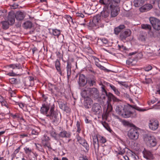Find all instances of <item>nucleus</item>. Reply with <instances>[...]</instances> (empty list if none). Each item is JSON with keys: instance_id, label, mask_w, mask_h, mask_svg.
<instances>
[{"instance_id": "f257e3e1", "label": "nucleus", "mask_w": 160, "mask_h": 160, "mask_svg": "<svg viewBox=\"0 0 160 160\" xmlns=\"http://www.w3.org/2000/svg\"><path fill=\"white\" fill-rule=\"evenodd\" d=\"M55 105L52 103L46 102L42 105L41 108V113L48 117L52 122L58 123L61 117L59 116L57 112L55 111Z\"/></svg>"}, {"instance_id": "f03ea898", "label": "nucleus", "mask_w": 160, "mask_h": 160, "mask_svg": "<svg viewBox=\"0 0 160 160\" xmlns=\"http://www.w3.org/2000/svg\"><path fill=\"white\" fill-rule=\"evenodd\" d=\"M134 109L139 112H143L145 109L140 108L136 105H131L129 104L124 105L117 106L116 108V112L124 118H128L133 115Z\"/></svg>"}, {"instance_id": "7ed1b4c3", "label": "nucleus", "mask_w": 160, "mask_h": 160, "mask_svg": "<svg viewBox=\"0 0 160 160\" xmlns=\"http://www.w3.org/2000/svg\"><path fill=\"white\" fill-rule=\"evenodd\" d=\"M106 96L108 98V100L107 101L108 104L106 112L102 115V117L103 118L107 120L109 116V113L111 112L112 110V108L110 103V102L112 100L114 102H119L120 101V100L112 93L110 92H108Z\"/></svg>"}, {"instance_id": "20e7f679", "label": "nucleus", "mask_w": 160, "mask_h": 160, "mask_svg": "<svg viewBox=\"0 0 160 160\" xmlns=\"http://www.w3.org/2000/svg\"><path fill=\"white\" fill-rule=\"evenodd\" d=\"M93 145L94 147L95 152L96 154L99 152V141L100 143H104L106 142V138L103 136L98 135L93 138Z\"/></svg>"}, {"instance_id": "39448f33", "label": "nucleus", "mask_w": 160, "mask_h": 160, "mask_svg": "<svg viewBox=\"0 0 160 160\" xmlns=\"http://www.w3.org/2000/svg\"><path fill=\"white\" fill-rule=\"evenodd\" d=\"M8 67L12 68L13 69H18L19 70V72H14L12 71L11 72H9L7 74V75L11 76H20L21 74V71L22 70V66L20 64L16 63L11 64L8 65Z\"/></svg>"}, {"instance_id": "423d86ee", "label": "nucleus", "mask_w": 160, "mask_h": 160, "mask_svg": "<svg viewBox=\"0 0 160 160\" xmlns=\"http://www.w3.org/2000/svg\"><path fill=\"white\" fill-rule=\"evenodd\" d=\"M144 140L148 147H153L157 145L156 139L153 136L146 135L144 138Z\"/></svg>"}, {"instance_id": "0eeeda50", "label": "nucleus", "mask_w": 160, "mask_h": 160, "mask_svg": "<svg viewBox=\"0 0 160 160\" xmlns=\"http://www.w3.org/2000/svg\"><path fill=\"white\" fill-rule=\"evenodd\" d=\"M137 128L134 126L128 131V135L130 139L135 140L138 139L139 134Z\"/></svg>"}, {"instance_id": "6e6552de", "label": "nucleus", "mask_w": 160, "mask_h": 160, "mask_svg": "<svg viewBox=\"0 0 160 160\" xmlns=\"http://www.w3.org/2000/svg\"><path fill=\"white\" fill-rule=\"evenodd\" d=\"M159 125V121L157 119L152 118L149 120L148 126L151 130L153 131L157 130L158 128Z\"/></svg>"}, {"instance_id": "1a4fd4ad", "label": "nucleus", "mask_w": 160, "mask_h": 160, "mask_svg": "<svg viewBox=\"0 0 160 160\" xmlns=\"http://www.w3.org/2000/svg\"><path fill=\"white\" fill-rule=\"evenodd\" d=\"M149 21L153 28L157 31L160 30V20L156 18L151 17Z\"/></svg>"}, {"instance_id": "9d476101", "label": "nucleus", "mask_w": 160, "mask_h": 160, "mask_svg": "<svg viewBox=\"0 0 160 160\" xmlns=\"http://www.w3.org/2000/svg\"><path fill=\"white\" fill-rule=\"evenodd\" d=\"M106 7H107L109 10L111 11V16L112 17H114L116 16L118 14L120 11V9L119 7L116 6H111L110 7L109 5H106Z\"/></svg>"}, {"instance_id": "9b49d317", "label": "nucleus", "mask_w": 160, "mask_h": 160, "mask_svg": "<svg viewBox=\"0 0 160 160\" xmlns=\"http://www.w3.org/2000/svg\"><path fill=\"white\" fill-rule=\"evenodd\" d=\"M54 63L57 72L61 76H64L66 74L65 69L61 68L60 60L58 59H57L55 62Z\"/></svg>"}, {"instance_id": "f8f14e48", "label": "nucleus", "mask_w": 160, "mask_h": 160, "mask_svg": "<svg viewBox=\"0 0 160 160\" xmlns=\"http://www.w3.org/2000/svg\"><path fill=\"white\" fill-rule=\"evenodd\" d=\"M54 63L57 72L61 76H64L66 74L65 69L61 68L60 60L58 59H57L55 62Z\"/></svg>"}, {"instance_id": "ddd939ff", "label": "nucleus", "mask_w": 160, "mask_h": 160, "mask_svg": "<svg viewBox=\"0 0 160 160\" xmlns=\"http://www.w3.org/2000/svg\"><path fill=\"white\" fill-rule=\"evenodd\" d=\"M131 34V30L129 29H125L121 32L119 35V38L122 41H124L126 38L129 37Z\"/></svg>"}, {"instance_id": "4468645a", "label": "nucleus", "mask_w": 160, "mask_h": 160, "mask_svg": "<svg viewBox=\"0 0 160 160\" xmlns=\"http://www.w3.org/2000/svg\"><path fill=\"white\" fill-rule=\"evenodd\" d=\"M48 89L49 91L51 92L52 95L56 96L58 93L59 92L58 88L56 85L49 83L48 86Z\"/></svg>"}, {"instance_id": "2eb2a0df", "label": "nucleus", "mask_w": 160, "mask_h": 160, "mask_svg": "<svg viewBox=\"0 0 160 160\" xmlns=\"http://www.w3.org/2000/svg\"><path fill=\"white\" fill-rule=\"evenodd\" d=\"M79 78L78 81L80 87H84L87 82V79L86 80L85 76L82 74H79Z\"/></svg>"}, {"instance_id": "dca6fc26", "label": "nucleus", "mask_w": 160, "mask_h": 160, "mask_svg": "<svg viewBox=\"0 0 160 160\" xmlns=\"http://www.w3.org/2000/svg\"><path fill=\"white\" fill-rule=\"evenodd\" d=\"M92 112L95 114H98L102 112L101 106L98 103L93 104L92 108Z\"/></svg>"}, {"instance_id": "f3484780", "label": "nucleus", "mask_w": 160, "mask_h": 160, "mask_svg": "<svg viewBox=\"0 0 160 160\" xmlns=\"http://www.w3.org/2000/svg\"><path fill=\"white\" fill-rule=\"evenodd\" d=\"M88 92L91 97H94L96 98L99 97V91L97 88H88Z\"/></svg>"}, {"instance_id": "a211bd4d", "label": "nucleus", "mask_w": 160, "mask_h": 160, "mask_svg": "<svg viewBox=\"0 0 160 160\" xmlns=\"http://www.w3.org/2000/svg\"><path fill=\"white\" fill-rule=\"evenodd\" d=\"M15 13L13 12H10L8 13V22L10 26L13 25L15 22Z\"/></svg>"}, {"instance_id": "6ab92c4d", "label": "nucleus", "mask_w": 160, "mask_h": 160, "mask_svg": "<svg viewBox=\"0 0 160 160\" xmlns=\"http://www.w3.org/2000/svg\"><path fill=\"white\" fill-rule=\"evenodd\" d=\"M59 108L67 113H69L71 112V109L68 106L66 103H64L62 102H58Z\"/></svg>"}, {"instance_id": "aec40b11", "label": "nucleus", "mask_w": 160, "mask_h": 160, "mask_svg": "<svg viewBox=\"0 0 160 160\" xmlns=\"http://www.w3.org/2000/svg\"><path fill=\"white\" fill-rule=\"evenodd\" d=\"M72 133L69 132H67L65 130H62L59 133V138H70L71 136Z\"/></svg>"}, {"instance_id": "412c9836", "label": "nucleus", "mask_w": 160, "mask_h": 160, "mask_svg": "<svg viewBox=\"0 0 160 160\" xmlns=\"http://www.w3.org/2000/svg\"><path fill=\"white\" fill-rule=\"evenodd\" d=\"M97 80L94 76H92L87 79V83L90 87L96 86L97 85Z\"/></svg>"}, {"instance_id": "4be33fe9", "label": "nucleus", "mask_w": 160, "mask_h": 160, "mask_svg": "<svg viewBox=\"0 0 160 160\" xmlns=\"http://www.w3.org/2000/svg\"><path fill=\"white\" fill-rule=\"evenodd\" d=\"M15 18L17 20L22 21L23 20L25 16L24 12L20 11H18L15 13Z\"/></svg>"}, {"instance_id": "5701e85b", "label": "nucleus", "mask_w": 160, "mask_h": 160, "mask_svg": "<svg viewBox=\"0 0 160 160\" xmlns=\"http://www.w3.org/2000/svg\"><path fill=\"white\" fill-rule=\"evenodd\" d=\"M152 8V5L150 4H147L144 5L139 8V10L141 12H147Z\"/></svg>"}, {"instance_id": "b1692460", "label": "nucleus", "mask_w": 160, "mask_h": 160, "mask_svg": "<svg viewBox=\"0 0 160 160\" xmlns=\"http://www.w3.org/2000/svg\"><path fill=\"white\" fill-rule=\"evenodd\" d=\"M92 100L89 98H86L84 102V106L86 109L90 108L92 107Z\"/></svg>"}, {"instance_id": "393cba45", "label": "nucleus", "mask_w": 160, "mask_h": 160, "mask_svg": "<svg viewBox=\"0 0 160 160\" xmlns=\"http://www.w3.org/2000/svg\"><path fill=\"white\" fill-rule=\"evenodd\" d=\"M50 133L51 136L56 141H58L60 140V139L59 138V134L56 133V131L53 129L50 131Z\"/></svg>"}, {"instance_id": "a878e982", "label": "nucleus", "mask_w": 160, "mask_h": 160, "mask_svg": "<svg viewBox=\"0 0 160 160\" xmlns=\"http://www.w3.org/2000/svg\"><path fill=\"white\" fill-rule=\"evenodd\" d=\"M144 157L147 159H150L152 158L153 155L152 152L146 149H144L143 151Z\"/></svg>"}, {"instance_id": "bb28decb", "label": "nucleus", "mask_w": 160, "mask_h": 160, "mask_svg": "<svg viewBox=\"0 0 160 160\" xmlns=\"http://www.w3.org/2000/svg\"><path fill=\"white\" fill-rule=\"evenodd\" d=\"M34 78L32 76H29L28 78V80L25 82V84L27 86H33L34 84Z\"/></svg>"}, {"instance_id": "cd10ccee", "label": "nucleus", "mask_w": 160, "mask_h": 160, "mask_svg": "<svg viewBox=\"0 0 160 160\" xmlns=\"http://www.w3.org/2000/svg\"><path fill=\"white\" fill-rule=\"evenodd\" d=\"M71 63L68 61L67 62V65L66 66L67 74L68 79L71 77Z\"/></svg>"}, {"instance_id": "c85d7f7f", "label": "nucleus", "mask_w": 160, "mask_h": 160, "mask_svg": "<svg viewBox=\"0 0 160 160\" xmlns=\"http://www.w3.org/2000/svg\"><path fill=\"white\" fill-rule=\"evenodd\" d=\"M107 7H104L103 10L101 12V15L102 17L107 18L110 14L109 11Z\"/></svg>"}, {"instance_id": "c756f323", "label": "nucleus", "mask_w": 160, "mask_h": 160, "mask_svg": "<svg viewBox=\"0 0 160 160\" xmlns=\"http://www.w3.org/2000/svg\"><path fill=\"white\" fill-rule=\"evenodd\" d=\"M125 28V26L124 25H120L119 26L115 28L114 30V33L117 35H118L120 32H121L122 30Z\"/></svg>"}, {"instance_id": "7c9ffc66", "label": "nucleus", "mask_w": 160, "mask_h": 160, "mask_svg": "<svg viewBox=\"0 0 160 160\" xmlns=\"http://www.w3.org/2000/svg\"><path fill=\"white\" fill-rule=\"evenodd\" d=\"M120 2V0H110L109 1L108 4L106 5H109L110 7L113 6L119 7Z\"/></svg>"}, {"instance_id": "2f4dec72", "label": "nucleus", "mask_w": 160, "mask_h": 160, "mask_svg": "<svg viewBox=\"0 0 160 160\" xmlns=\"http://www.w3.org/2000/svg\"><path fill=\"white\" fill-rule=\"evenodd\" d=\"M1 24L2 25V29L4 30H7L8 29L10 25V24L7 21H2L1 22Z\"/></svg>"}, {"instance_id": "473e14b6", "label": "nucleus", "mask_w": 160, "mask_h": 160, "mask_svg": "<svg viewBox=\"0 0 160 160\" xmlns=\"http://www.w3.org/2000/svg\"><path fill=\"white\" fill-rule=\"evenodd\" d=\"M144 0H134L133 1L134 6L136 7L142 6L144 4Z\"/></svg>"}, {"instance_id": "72a5a7b5", "label": "nucleus", "mask_w": 160, "mask_h": 160, "mask_svg": "<svg viewBox=\"0 0 160 160\" xmlns=\"http://www.w3.org/2000/svg\"><path fill=\"white\" fill-rule=\"evenodd\" d=\"M99 61H95V65L99 69L101 70H103L108 72H109L111 71L109 70H108L106 69L104 67L102 66L98 62Z\"/></svg>"}, {"instance_id": "f704fd0d", "label": "nucleus", "mask_w": 160, "mask_h": 160, "mask_svg": "<svg viewBox=\"0 0 160 160\" xmlns=\"http://www.w3.org/2000/svg\"><path fill=\"white\" fill-rule=\"evenodd\" d=\"M12 117L13 119L17 118L18 120H22L25 122L24 119L23 118L22 116L20 114L16 113L14 115H12Z\"/></svg>"}, {"instance_id": "c9c22d12", "label": "nucleus", "mask_w": 160, "mask_h": 160, "mask_svg": "<svg viewBox=\"0 0 160 160\" xmlns=\"http://www.w3.org/2000/svg\"><path fill=\"white\" fill-rule=\"evenodd\" d=\"M32 23L30 21H27L24 23L23 27L25 29L30 28L32 27Z\"/></svg>"}, {"instance_id": "e433bc0d", "label": "nucleus", "mask_w": 160, "mask_h": 160, "mask_svg": "<svg viewBox=\"0 0 160 160\" xmlns=\"http://www.w3.org/2000/svg\"><path fill=\"white\" fill-rule=\"evenodd\" d=\"M147 38V35L146 34H140L138 38L139 40L143 42H145Z\"/></svg>"}, {"instance_id": "4c0bfd02", "label": "nucleus", "mask_w": 160, "mask_h": 160, "mask_svg": "<svg viewBox=\"0 0 160 160\" xmlns=\"http://www.w3.org/2000/svg\"><path fill=\"white\" fill-rule=\"evenodd\" d=\"M142 28L146 30L151 31L152 27L151 25L147 24H142L141 25Z\"/></svg>"}, {"instance_id": "58836bf2", "label": "nucleus", "mask_w": 160, "mask_h": 160, "mask_svg": "<svg viewBox=\"0 0 160 160\" xmlns=\"http://www.w3.org/2000/svg\"><path fill=\"white\" fill-rule=\"evenodd\" d=\"M61 31L57 29H52V33L53 35L56 36L58 38L61 34Z\"/></svg>"}, {"instance_id": "ea45409f", "label": "nucleus", "mask_w": 160, "mask_h": 160, "mask_svg": "<svg viewBox=\"0 0 160 160\" xmlns=\"http://www.w3.org/2000/svg\"><path fill=\"white\" fill-rule=\"evenodd\" d=\"M120 150H118V152L117 151L116 152L117 153L116 156L118 158V159L120 158V157L119 156V155H123L125 152V148H123L122 149L120 147Z\"/></svg>"}, {"instance_id": "a19ab883", "label": "nucleus", "mask_w": 160, "mask_h": 160, "mask_svg": "<svg viewBox=\"0 0 160 160\" xmlns=\"http://www.w3.org/2000/svg\"><path fill=\"white\" fill-rule=\"evenodd\" d=\"M101 124L103 126L107 129L108 131H109L110 132H111L112 131V130L111 129L109 125L105 122H103L102 121L101 122Z\"/></svg>"}, {"instance_id": "79ce46f5", "label": "nucleus", "mask_w": 160, "mask_h": 160, "mask_svg": "<svg viewBox=\"0 0 160 160\" xmlns=\"http://www.w3.org/2000/svg\"><path fill=\"white\" fill-rule=\"evenodd\" d=\"M88 93H89L88 88V90H87L85 89H84L82 90L81 93V94L82 97H84L86 99V98H89Z\"/></svg>"}, {"instance_id": "37998d69", "label": "nucleus", "mask_w": 160, "mask_h": 160, "mask_svg": "<svg viewBox=\"0 0 160 160\" xmlns=\"http://www.w3.org/2000/svg\"><path fill=\"white\" fill-rule=\"evenodd\" d=\"M80 144L85 148L87 151H88L89 150V145L85 139H84V141H83Z\"/></svg>"}, {"instance_id": "c03bdc74", "label": "nucleus", "mask_w": 160, "mask_h": 160, "mask_svg": "<svg viewBox=\"0 0 160 160\" xmlns=\"http://www.w3.org/2000/svg\"><path fill=\"white\" fill-rule=\"evenodd\" d=\"M76 126L77 128V132L79 133H80L81 130V128L82 127L81 123L80 122V121H77V122Z\"/></svg>"}, {"instance_id": "a18cd8bd", "label": "nucleus", "mask_w": 160, "mask_h": 160, "mask_svg": "<svg viewBox=\"0 0 160 160\" xmlns=\"http://www.w3.org/2000/svg\"><path fill=\"white\" fill-rule=\"evenodd\" d=\"M110 88L114 91L115 94L118 96L120 95V92L119 91L118 89L115 87L114 85H112Z\"/></svg>"}, {"instance_id": "49530a36", "label": "nucleus", "mask_w": 160, "mask_h": 160, "mask_svg": "<svg viewBox=\"0 0 160 160\" xmlns=\"http://www.w3.org/2000/svg\"><path fill=\"white\" fill-rule=\"evenodd\" d=\"M134 61H135V60L130 58L126 61V63L130 66H134L135 64V63H133Z\"/></svg>"}, {"instance_id": "de8ad7c7", "label": "nucleus", "mask_w": 160, "mask_h": 160, "mask_svg": "<svg viewBox=\"0 0 160 160\" xmlns=\"http://www.w3.org/2000/svg\"><path fill=\"white\" fill-rule=\"evenodd\" d=\"M101 91L102 94L104 95H106L108 93L107 92L105 89V86L103 84H102L101 86Z\"/></svg>"}, {"instance_id": "09e8293b", "label": "nucleus", "mask_w": 160, "mask_h": 160, "mask_svg": "<svg viewBox=\"0 0 160 160\" xmlns=\"http://www.w3.org/2000/svg\"><path fill=\"white\" fill-rule=\"evenodd\" d=\"M24 150L25 151V153L26 154H30L32 152V150L31 148L25 147L24 148Z\"/></svg>"}, {"instance_id": "8fccbe9b", "label": "nucleus", "mask_w": 160, "mask_h": 160, "mask_svg": "<svg viewBox=\"0 0 160 160\" xmlns=\"http://www.w3.org/2000/svg\"><path fill=\"white\" fill-rule=\"evenodd\" d=\"M50 140V138L46 135H44L42 138V142H48Z\"/></svg>"}, {"instance_id": "3c124183", "label": "nucleus", "mask_w": 160, "mask_h": 160, "mask_svg": "<svg viewBox=\"0 0 160 160\" xmlns=\"http://www.w3.org/2000/svg\"><path fill=\"white\" fill-rule=\"evenodd\" d=\"M7 11L5 9H2L0 10V16L5 17L6 15Z\"/></svg>"}, {"instance_id": "603ef678", "label": "nucleus", "mask_w": 160, "mask_h": 160, "mask_svg": "<svg viewBox=\"0 0 160 160\" xmlns=\"http://www.w3.org/2000/svg\"><path fill=\"white\" fill-rule=\"evenodd\" d=\"M101 16L99 15H97L95 16L93 18V20L96 22V21L97 22H99V20L100 19V18Z\"/></svg>"}, {"instance_id": "864d4df0", "label": "nucleus", "mask_w": 160, "mask_h": 160, "mask_svg": "<svg viewBox=\"0 0 160 160\" xmlns=\"http://www.w3.org/2000/svg\"><path fill=\"white\" fill-rule=\"evenodd\" d=\"M43 144L44 147H47L48 148L52 149L50 144L48 142H42Z\"/></svg>"}, {"instance_id": "5fc2aeb1", "label": "nucleus", "mask_w": 160, "mask_h": 160, "mask_svg": "<svg viewBox=\"0 0 160 160\" xmlns=\"http://www.w3.org/2000/svg\"><path fill=\"white\" fill-rule=\"evenodd\" d=\"M77 141L80 144L83 141H84V139L78 135L77 136Z\"/></svg>"}, {"instance_id": "6e6d98bb", "label": "nucleus", "mask_w": 160, "mask_h": 160, "mask_svg": "<svg viewBox=\"0 0 160 160\" xmlns=\"http://www.w3.org/2000/svg\"><path fill=\"white\" fill-rule=\"evenodd\" d=\"M152 69V67L150 65H148L147 66H146L144 67L143 69L146 71L148 72L150 70H151Z\"/></svg>"}, {"instance_id": "4d7b16f0", "label": "nucleus", "mask_w": 160, "mask_h": 160, "mask_svg": "<svg viewBox=\"0 0 160 160\" xmlns=\"http://www.w3.org/2000/svg\"><path fill=\"white\" fill-rule=\"evenodd\" d=\"M118 49L121 51H123L126 50L127 48H126L123 45H118Z\"/></svg>"}, {"instance_id": "13d9d810", "label": "nucleus", "mask_w": 160, "mask_h": 160, "mask_svg": "<svg viewBox=\"0 0 160 160\" xmlns=\"http://www.w3.org/2000/svg\"><path fill=\"white\" fill-rule=\"evenodd\" d=\"M123 124L125 126H130L131 127L133 125L132 124L130 123L129 122L124 120L122 121Z\"/></svg>"}, {"instance_id": "bf43d9fd", "label": "nucleus", "mask_w": 160, "mask_h": 160, "mask_svg": "<svg viewBox=\"0 0 160 160\" xmlns=\"http://www.w3.org/2000/svg\"><path fill=\"white\" fill-rule=\"evenodd\" d=\"M10 82L12 84H17L18 83V81L17 79L15 78H12L11 79Z\"/></svg>"}, {"instance_id": "052dcab7", "label": "nucleus", "mask_w": 160, "mask_h": 160, "mask_svg": "<svg viewBox=\"0 0 160 160\" xmlns=\"http://www.w3.org/2000/svg\"><path fill=\"white\" fill-rule=\"evenodd\" d=\"M42 97L43 98V101L45 102L48 98V94H42Z\"/></svg>"}, {"instance_id": "680f3d73", "label": "nucleus", "mask_w": 160, "mask_h": 160, "mask_svg": "<svg viewBox=\"0 0 160 160\" xmlns=\"http://www.w3.org/2000/svg\"><path fill=\"white\" fill-rule=\"evenodd\" d=\"M38 132L35 129H33L32 130L31 134L32 135H38Z\"/></svg>"}, {"instance_id": "e2e57ef3", "label": "nucleus", "mask_w": 160, "mask_h": 160, "mask_svg": "<svg viewBox=\"0 0 160 160\" xmlns=\"http://www.w3.org/2000/svg\"><path fill=\"white\" fill-rule=\"evenodd\" d=\"M145 80V83L146 84H149L152 82L151 79L149 78H146Z\"/></svg>"}, {"instance_id": "0e129e2a", "label": "nucleus", "mask_w": 160, "mask_h": 160, "mask_svg": "<svg viewBox=\"0 0 160 160\" xmlns=\"http://www.w3.org/2000/svg\"><path fill=\"white\" fill-rule=\"evenodd\" d=\"M118 83L119 84L122 85V86H124L126 88L128 87L127 85L125 83V82H122L118 81Z\"/></svg>"}, {"instance_id": "69168bd1", "label": "nucleus", "mask_w": 160, "mask_h": 160, "mask_svg": "<svg viewBox=\"0 0 160 160\" xmlns=\"http://www.w3.org/2000/svg\"><path fill=\"white\" fill-rule=\"evenodd\" d=\"M21 146H20L18 148L16 149L14 152V154L15 155H16L17 154L19 151L21 149Z\"/></svg>"}, {"instance_id": "338daca9", "label": "nucleus", "mask_w": 160, "mask_h": 160, "mask_svg": "<svg viewBox=\"0 0 160 160\" xmlns=\"http://www.w3.org/2000/svg\"><path fill=\"white\" fill-rule=\"evenodd\" d=\"M56 54L58 58H59L60 59L61 58H62V56L61 55L60 52H56Z\"/></svg>"}, {"instance_id": "774afa93", "label": "nucleus", "mask_w": 160, "mask_h": 160, "mask_svg": "<svg viewBox=\"0 0 160 160\" xmlns=\"http://www.w3.org/2000/svg\"><path fill=\"white\" fill-rule=\"evenodd\" d=\"M1 104L2 106H4L7 108H8V104L7 102L5 101V100H4L3 102H2L1 103Z\"/></svg>"}]
</instances>
